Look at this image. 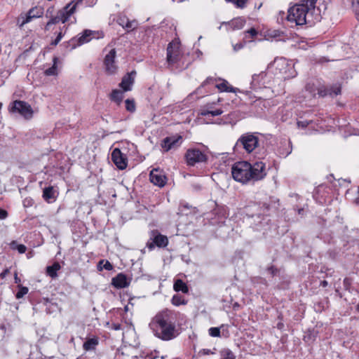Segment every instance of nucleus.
I'll use <instances>...</instances> for the list:
<instances>
[{"instance_id": "obj_52", "label": "nucleus", "mask_w": 359, "mask_h": 359, "mask_svg": "<svg viewBox=\"0 0 359 359\" xmlns=\"http://www.w3.org/2000/svg\"><path fill=\"white\" fill-rule=\"evenodd\" d=\"M353 6H358L359 8V0H351Z\"/></svg>"}, {"instance_id": "obj_54", "label": "nucleus", "mask_w": 359, "mask_h": 359, "mask_svg": "<svg viewBox=\"0 0 359 359\" xmlns=\"http://www.w3.org/2000/svg\"><path fill=\"white\" fill-rule=\"evenodd\" d=\"M52 25V24H49V21L46 23V26H45V31H48L50 30V27Z\"/></svg>"}, {"instance_id": "obj_57", "label": "nucleus", "mask_w": 359, "mask_h": 359, "mask_svg": "<svg viewBox=\"0 0 359 359\" xmlns=\"http://www.w3.org/2000/svg\"><path fill=\"white\" fill-rule=\"evenodd\" d=\"M316 20H318L320 19L319 13L316 14V16L315 18Z\"/></svg>"}, {"instance_id": "obj_50", "label": "nucleus", "mask_w": 359, "mask_h": 359, "mask_svg": "<svg viewBox=\"0 0 359 359\" xmlns=\"http://www.w3.org/2000/svg\"><path fill=\"white\" fill-rule=\"evenodd\" d=\"M54 11V7H50L47 9L46 16V18H50L53 16V12Z\"/></svg>"}, {"instance_id": "obj_56", "label": "nucleus", "mask_w": 359, "mask_h": 359, "mask_svg": "<svg viewBox=\"0 0 359 359\" xmlns=\"http://www.w3.org/2000/svg\"><path fill=\"white\" fill-rule=\"evenodd\" d=\"M303 212H304V208H299V209H298V213H299V215H302V214H303Z\"/></svg>"}, {"instance_id": "obj_33", "label": "nucleus", "mask_w": 359, "mask_h": 359, "mask_svg": "<svg viewBox=\"0 0 359 359\" xmlns=\"http://www.w3.org/2000/svg\"><path fill=\"white\" fill-rule=\"evenodd\" d=\"M222 359H236L235 355L229 349H224L222 351Z\"/></svg>"}, {"instance_id": "obj_1", "label": "nucleus", "mask_w": 359, "mask_h": 359, "mask_svg": "<svg viewBox=\"0 0 359 359\" xmlns=\"http://www.w3.org/2000/svg\"><path fill=\"white\" fill-rule=\"evenodd\" d=\"M176 313L165 309L158 312L149 323L154 334L163 341L176 338L180 333L175 324Z\"/></svg>"}, {"instance_id": "obj_36", "label": "nucleus", "mask_w": 359, "mask_h": 359, "mask_svg": "<svg viewBox=\"0 0 359 359\" xmlns=\"http://www.w3.org/2000/svg\"><path fill=\"white\" fill-rule=\"evenodd\" d=\"M287 149L285 151H281L280 150V154L282 155V156H284L285 157L287 156L290 154H291L292 152V143L290 141L288 142L287 143Z\"/></svg>"}, {"instance_id": "obj_34", "label": "nucleus", "mask_w": 359, "mask_h": 359, "mask_svg": "<svg viewBox=\"0 0 359 359\" xmlns=\"http://www.w3.org/2000/svg\"><path fill=\"white\" fill-rule=\"evenodd\" d=\"M208 332L211 337H220V330L219 327H210L208 330Z\"/></svg>"}, {"instance_id": "obj_44", "label": "nucleus", "mask_w": 359, "mask_h": 359, "mask_svg": "<svg viewBox=\"0 0 359 359\" xmlns=\"http://www.w3.org/2000/svg\"><path fill=\"white\" fill-rule=\"evenodd\" d=\"M214 353H215L214 351H212L210 349H208V348H203V349L201 350L199 352L200 355H203L214 354Z\"/></svg>"}, {"instance_id": "obj_58", "label": "nucleus", "mask_w": 359, "mask_h": 359, "mask_svg": "<svg viewBox=\"0 0 359 359\" xmlns=\"http://www.w3.org/2000/svg\"><path fill=\"white\" fill-rule=\"evenodd\" d=\"M323 286H325V285H327V282L324 280V281L323 282Z\"/></svg>"}, {"instance_id": "obj_55", "label": "nucleus", "mask_w": 359, "mask_h": 359, "mask_svg": "<svg viewBox=\"0 0 359 359\" xmlns=\"http://www.w3.org/2000/svg\"><path fill=\"white\" fill-rule=\"evenodd\" d=\"M8 271H4V272H2L1 274H0V276L4 278H5L6 275V273H7Z\"/></svg>"}, {"instance_id": "obj_20", "label": "nucleus", "mask_w": 359, "mask_h": 359, "mask_svg": "<svg viewBox=\"0 0 359 359\" xmlns=\"http://www.w3.org/2000/svg\"><path fill=\"white\" fill-rule=\"evenodd\" d=\"M149 177L151 182L160 187H163L166 184V177L159 173L158 170H151Z\"/></svg>"}, {"instance_id": "obj_12", "label": "nucleus", "mask_w": 359, "mask_h": 359, "mask_svg": "<svg viewBox=\"0 0 359 359\" xmlns=\"http://www.w3.org/2000/svg\"><path fill=\"white\" fill-rule=\"evenodd\" d=\"M182 136L179 135L166 137L162 140L161 146L163 151L167 152L170 149L180 147L182 143Z\"/></svg>"}, {"instance_id": "obj_62", "label": "nucleus", "mask_w": 359, "mask_h": 359, "mask_svg": "<svg viewBox=\"0 0 359 359\" xmlns=\"http://www.w3.org/2000/svg\"><path fill=\"white\" fill-rule=\"evenodd\" d=\"M357 310H358V311L359 312V304H358V306H357Z\"/></svg>"}, {"instance_id": "obj_24", "label": "nucleus", "mask_w": 359, "mask_h": 359, "mask_svg": "<svg viewBox=\"0 0 359 359\" xmlns=\"http://www.w3.org/2000/svg\"><path fill=\"white\" fill-rule=\"evenodd\" d=\"M123 92L120 90H113L111 95L110 99L111 101L116 102L118 105H120L123 99Z\"/></svg>"}, {"instance_id": "obj_59", "label": "nucleus", "mask_w": 359, "mask_h": 359, "mask_svg": "<svg viewBox=\"0 0 359 359\" xmlns=\"http://www.w3.org/2000/svg\"><path fill=\"white\" fill-rule=\"evenodd\" d=\"M173 1H178V2H181L183 0H172Z\"/></svg>"}, {"instance_id": "obj_8", "label": "nucleus", "mask_w": 359, "mask_h": 359, "mask_svg": "<svg viewBox=\"0 0 359 359\" xmlns=\"http://www.w3.org/2000/svg\"><path fill=\"white\" fill-rule=\"evenodd\" d=\"M11 111L19 113L27 119L31 118L33 115V110L31 106L27 102L22 100L14 101Z\"/></svg>"}, {"instance_id": "obj_27", "label": "nucleus", "mask_w": 359, "mask_h": 359, "mask_svg": "<svg viewBox=\"0 0 359 359\" xmlns=\"http://www.w3.org/2000/svg\"><path fill=\"white\" fill-rule=\"evenodd\" d=\"M215 87L222 92L236 93V88L233 86H229L226 80H223L222 83L217 84Z\"/></svg>"}, {"instance_id": "obj_2", "label": "nucleus", "mask_w": 359, "mask_h": 359, "mask_svg": "<svg viewBox=\"0 0 359 359\" xmlns=\"http://www.w3.org/2000/svg\"><path fill=\"white\" fill-rule=\"evenodd\" d=\"M265 163L256 161L250 163L248 161H238L231 168L233 178L242 184L255 182L263 180L266 176Z\"/></svg>"}, {"instance_id": "obj_39", "label": "nucleus", "mask_w": 359, "mask_h": 359, "mask_svg": "<svg viewBox=\"0 0 359 359\" xmlns=\"http://www.w3.org/2000/svg\"><path fill=\"white\" fill-rule=\"evenodd\" d=\"M266 76V74L264 72H262L261 74H254L252 76V85H256L257 83H258V79L259 77H261L262 79H264V77H265Z\"/></svg>"}, {"instance_id": "obj_47", "label": "nucleus", "mask_w": 359, "mask_h": 359, "mask_svg": "<svg viewBox=\"0 0 359 359\" xmlns=\"http://www.w3.org/2000/svg\"><path fill=\"white\" fill-rule=\"evenodd\" d=\"M8 215V212L2 208H0V219H5Z\"/></svg>"}, {"instance_id": "obj_40", "label": "nucleus", "mask_w": 359, "mask_h": 359, "mask_svg": "<svg viewBox=\"0 0 359 359\" xmlns=\"http://www.w3.org/2000/svg\"><path fill=\"white\" fill-rule=\"evenodd\" d=\"M211 108L212 107H209V105L205 106L203 109H202L200 111L199 114L203 116H206L208 115H210V109H211Z\"/></svg>"}, {"instance_id": "obj_18", "label": "nucleus", "mask_w": 359, "mask_h": 359, "mask_svg": "<svg viewBox=\"0 0 359 359\" xmlns=\"http://www.w3.org/2000/svg\"><path fill=\"white\" fill-rule=\"evenodd\" d=\"M318 94L320 97L337 96L341 94V86L339 85H334L330 87L322 86L318 89Z\"/></svg>"}, {"instance_id": "obj_23", "label": "nucleus", "mask_w": 359, "mask_h": 359, "mask_svg": "<svg viewBox=\"0 0 359 359\" xmlns=\"http://www.w3.org/2000/svg\"><path fill=\"white\" fill-rule=\"evenodd\" d=\"M173 289L176 292L187 293L189 290L187 284L181 279H176L174 282Z\"/></svg>"}, {"instance_id": "obj_29", "label": "nucleus", "mask_w": 359, "mask_h": 359, "mask_svg": "<svg viewBox=\"0 0 359 359\" xmlns=\"http://www.w3.org/2000/svg\"><path fill=\"white\" fill-rule=\"evenodd\" d=\"M97 269H113L111 264L105 259H101L97 264Z\"/></svg>"}, {"instance_id": "obj_41", "label": "nucleus", "mask_w": 359, "mask_h": 359, "mask_svg": "<svg viewBox=\"0 0 359 359\" xmlns=\"http://www.w3.org/2000/svg\"><path fill=\"white\" fill-rule=\"evenodd\" d=\"M311 123H312L311 121H298L297 124L299 128H306Z\"/></svg>"}, {"instance_id": "obj_19", "label": "nucleus", "mask_w": 359, "mask_h": 359, "mask_svg": "<svg viewBox=\"0 0 359 359\" xmlns=\"http://www.w3.org/2000/svg\"><path fill=\"white\" fill-rule=\"evenodd\" d=\"M117 23L127 32L133 31L137 27V22L135 20H130L126 15L118 16L116 20Z\"/></svg>"}, {"instance_id": "obj_61", "label": "nucleus", "mask_w": 359, "mask_h": 359, "mask_svg": "<svg viewBox=\"0 0 359 359\" xmlns=\"http://www.w3.org/2000/svg\"><path fill=\"white\" fill-rule=\"evenodd\" d=\"M2 106H3L2 103L0 102V109L2 108Z\"/></svg>"}, {"instance_id": "obj_14", "label": "nucleus", "mask_w": 359, "mask_h": 359, "mask_svg": "<svg viewBox=\"0 0 359 359\" xmlns=\"http://www.w3.org/2000/svg\"><path fill=\"white\" fill-rule=\"evenodd\" d=\"M116 55V49L113 48L109 52L108 54L106 55L104 59V65L105 66V69L109 74H114L117 69V67L115 65Z\"/></svg>"}, {"instance_id": "obj_15", "label": "nucleus", "mask_w": 359, "mask_h": 359, "mask_svg": "<svg viewBox=\"0 0 359 359\" xmlns=\"http://www.w3.org/2000/svg\"><path fill=\"white\" fill-rule=\"evenodd\" d=\"M167 62L168 65H173L180 60V47L170 43L167 47Z\"/></svg>"}, {"instance_id": "obj_9", "label": "nucleus", "mask_w": 359, "mask_h": 359, "mask_svg": "<svg viewBox=\"0 0 359 359\" xmlns=\"http://www.w3.org/2000/svg\"><path fill=\"white\" fill-rule=\"evenodd\" d=\"M270 205L266 203L262 204L254 203L252 205L245 208V213L248 216L254 217L257 216L260 217L261 215H268Z\"/></svg>"}, {"instance_id": "obj_51", "label": "nucleus", "mask_w": 359, "mask_h": 359, "mask_svg": "<svg viewBox=\"0 0 359 359\" xmlns=\"http://www.w3.org/2000/svg\"><path fill=\"white\" fill-rule=\"evenodd\" d=\"M243 44L241 43H238L233 46V49H234V50L237 51V50L243 48Z\"/></svg>"}, {"instance_id": "obj_46", "label": "nucleus", "mask_w": 359, "mask_h": 359, "mask_svg": "<svg viewBox=\"0 0 359 359\" xmlns=\"http://www.w3.org/2000/svg\"><path fill=\"white\" fill-rule=\"evenodd\" d=\"M245 33L250 34L252 38L256 36L258 34L257 31L253 27L245 32Z\"/></svg>"}, {"instance_id": "obj_16", "label": "nucleus", "mask_w": 359, "mask_h": 359, "mask_svg": "<svg viewBox=\"0 0 359 359\" xmlns=\"http://www.w3.org/2000/svg\"><path fill=\"white\" fill-rule=\"evenodd\" d=\"M135 75L136 72L133 70L123 76L121 83H119V86L122 88L123 91L127 92L132 90V86L135 83Z\"/></svg>"}, {"instance_id": "obj_49", "label": "nucleus", "mask_w": 359, "mask_h": 359, "mask_svg": "<svg viewBox=\"0 0 359 359\" xmlns=\"http://www.w3.org/2000/svg\"><path fill=\"white\" fill-rule=\"evenodd\" d=\"M47 276L55 278L57 276V271H46Z\"/></svg>"}, {"instance_id": "obj_60", "label": "nucleus", "mask_w": 359, "mask_h": 359, "mask_svg": "<svg viewBox=\"0 0 359 359\" xmlns=\"http://www.w3.org/2000/svg\"><path fill=\"white\" fill-rule=\"evenodd\" d=\"M267 269H270V270H272V269H274L273 266H271V267H269Z\"/></svg>"}, {"instance_id": "obj_4", "label": "nucleus", "mask_w": 359, "mask_h": 359, "mask_svg": "<svg viewBox=\"0 0 359 359\" xmlns=\"http://www.w3.org/2000/svg\"><path fill=\"white\" fill-rule=\"evenodd\" d=\"M83 0L72 1L63 8L59 10L55 16L50 17L49 24L55 25L60 22L62 23L67 22L71 15L75 13L77 6Z\"/></svg>"}, {"instance_id": "obj_30", "label": "nucleus", "mask_w": 359, "mask_h": 359, "mask_svg": "<svg viewBox=\"0 0 359 359\" xmlns=\"http://www.w3.org/2000/svg\"><path fill=\"white\" fill-rule=\"evenodd\" d=\"M126 109L128 111L133 113L136 110V105L133 99H127L125 101Z\"/></svg>"}, {"instance_id": "obj_25", "label": "nucleus", "mask_w": 359, "mask_h": 359, "mask_svg": "<svg viewBox=\"0 0 359 359\" xmlns=\"http://www.w3.org/2000/svg\"><path fill=\"white\" fill-rule=\"evenodd\" d=\"M98 344V340L97 338L93 337L87 339L85 343L83 344V349L85 351H91L94 350L96 347V346Z\"/></svg>"}, {"instance_id": "obj_37", "label": "nucleus", "mask_w": 359, "mask_h": 359, "mask_svg": "<svg viewBox=\"0 0 359 359\" xmlns=\"http://www.w3.org/2000/svg\"><path fill=\"white\" fill-rule=\"evenodd\" d=\"M34 200L30 197L25 198L22 201V204L25 208L32 207L34 205Z\"/></svg>"}, {"instance_id": "obj_31", "label": "nucleus", "mask_w": 359, "mask_h": 359, "mask_svg": "<svg viewBox=\"0 0 359 359\" xmlns=\"http://www.w3.org/2000/svg\"><path fill=\"white\" fill-rule=\"evenodd\" d=\"M172 303L175 306H180L186 304L184 298L182 296L177 294H175L172 297Z\"/></svg>"}, {"instance_id": "obj_7", "label": "nucleus", "mask_w": 359, "mask_h": 359, "mask_svg": "<svg viewBox=\"0 0 359 359\" xmlns=\"http://www.w3.org/2000/svg\"><path fill=\"white\" fill-rule=\"evenodd\" d=\"M168 243L167 236L161 234L158 230H153L151 231V237L147 243V247L149 250H153L155 246L164 248L167 246Z\"/></svg>"}, {"instance_id": "obj_35", "label": "nucleus", "mask_w": 359, "mask_h": 359, "mask_svg": "<svg viewBox=\"0 0 359 359\" xmlns=\"http://www.w3.org/2000/svg\"><path fill=\"white\" fill-rule=\"evenodd\" d=\"M216 81V79L212 77H208L201 85V86L197 88V91H199L201 88L205 86L208 84H212L214 83Z\"/></svg>"}, {"instance_id": "obj_42", "label": "nucleus", "mask_w": 359, "mask_h": 359, "mask_svg": "<svg viewBox=\"0 0 359 359\" xmlns=\"http://www.w3.org/2000/svg\"><path fill=\"white\" fill-rule=\"evenodd\" d=\"M62 37H63V34L62 32H60L58 33L56 39L50 43V45L53 46H57L60 43V41H61Z\"/></svg>"}, {"instance_id": "obj_17", "label": "nucleus", "mask_w": 359, "mask_h": 359, "mask_svg": "<svg viewBox=\"0 0 359 359\" xmlns=\"http://www.w3.org/2000/svg\"><path fill=\"white\" fill-rule=\"evenodd\" d=\"M130 281V277L127 276L123 273H120L116 276L112 278L111 284L114 287L117 289H121L129 286Z\"/></svg>"}, {"instance_id": "obj_38", "label": "nucleus", "mask_w": 359, "mask_h": 359, "mask_svg": "<svg viewBox=\"0 0 359 359\" xmlns=\"http://www.w3.org/2000/svg\"><path fill=\"white\" fill-rule=\"evenodd\" d=\"M106 326L108 327L109 328L114 330H119L121 329V325L119 323H110L109 322H107L106 323Z\"/></svg>"}, {"instance_id": "obj_48", "label": "nucleus", "mask_w": 359, "mask_h": 359, "mask_svg": "<svg viewBox=\"0 0 359 359\" xmlns=\"http://www.w3.org/2000/svg\"><path fill=\"white\" fill-rule=\"evenodd\" d=\"M243 252L240 250V251H236L235 252V256L233 258V262H234V259H236V258H238V259H243Z\"/></svg>"}, {"instance_id": "obj_3", "label": "nucleus", "mask_w": 359, "mask_h": 359, "mask_svg": "<svg viewBox=\"0 0 359 359\" xmlns=\"http://www.w3.org/2000/svg\"><path fill=\"white\" fill-rule=\"evenodd\" d=\"M317 0H301L288 10L287 20L297 25L313 23Z\"/></svg>"}, {"instance_id": "obj_11", "label": "nucleus", "mask_w": 359, "mask_h": 359, "mask_svg": "<svg viewBox=\"0 0 359 359\" xmlns=\"http://www.w3.org/2000/svg\"><path fill=\"white\" fill-rule=\"evenodd\" d=\"M43 14V9L41 7L35 6L30 8L25 15H21L20 18L22 19V22L19 25V27H22L25 24L31 22L33 19L42 17Z\"/></svg>"}, {"instance_id": "obj_32", "label": "nucleus", "mask_w": 359, "mask_h": 359, "mask_svg": "<svg viewBox=\"0 0 359 359\" xmlns=\"http://www.w3.org/2000/svg\"><path fill=\"white\" fill-rule=\"evenodd\" d=\"M19 290L16 293V298L20 299L23 297L28 292V288L27 287H23L21 285H18Z\"/></svg>"}, {"instance_id": "obj_26", "label": "nucleus", "mask_w": 359, "mask_h": 359, "mask_svg": "<svg viewBox=\"0 0 359 359\" xmlns=\"http://www.w3.org/2000/svg\"><path fill=\"white\" fill-rule=\"evenodd\" d=\"M10 248L13 250H17L20 254H23L27 250V247L23 244H19L16 241H13L9 243Z\"/></svg>"}, {"instance_id": "obj_28", "label": "nucleus", "mask_w": 359, "mask_h": 359, "mask_svg": "<svg viewBox=\"0 0 359 359\" xmlns=\"http://www.w3.org/2000/svg\"><path fill=\"white\" fill-rule=\"evenodd\" d=\"M57 57H53V65L50 68L45 70L44 74L46 76H55L57 74Z\"/></svg>"}, {"instance_id": "obj_43", "label": "nucleus", "mask_w": 359, "mask_h": 359, "mask_svg": "<svg viewBox=\"0 0 359 359\" xmlns=\"http://www.w3.org/2000/svg\"><path fill=\"white\" fill-rule=\"evenodd\" d=\"M61 266L59 262H54L52 265L47 266L45 269H60Z\"/></svg>"}, {"instance_id": "obj_22", "label": "nucleus", "mask_w": 359, "mask_h": 359, "mask_svg": "<svg viewBox=\"0 0 359 359\" xmlns=\"http://www.w3.org/2000/svg\"><path fill=\"white\" fill-rule=\"evenodd\" d=\"M226 24L230 26L233 30L241 29L245 25V20L242 18H237Z\"/></svg>"}, {"instance_id": "obj_10", "label": "nucleus", "mask_w": 359, "mask_h": 359, "mask_svg": "<svg viewBox=\"0 0 359 359\" xmlns=\"http://www.w3.org/2000/svg\"><path fill=\"white\" fill-rule=\"evenodd\" d=\"M95 32L86 29L78 38H72L68 42L72 49L75 48L76 46H81L86 43L89 42L93 37H95Z\"/></svg>"}, {"instance_id": "obj_45", "label": "nucleus", "mask_w": 359, "mask_h": 359, "mask_svg": "<svg viewBox=\"0 0 359 359\" xmlns=\"http://www.w3.org/2000/svg\"><path fill=\"white\" fill-rule=\"evenodd\" d=\"M222 113H223V111L220 109H218L216 110L210 109V115H211L212 116H217L221 115Z\"/></svg>"}, {"instance_id": "obj_53", "label": "nucleus", "mask_w": 359, "mask_h": 359, "mask_svg": "<svg viewBox=\"0 0 359 359\" xmlns=\"http://www.w3.org/2000/svg\"><path fill=\"white\" fill-rule=\"evenodd\" d=\"M15 282L20 285V279L18 277L17 273H15Z\"/></svg>"}, {"instance_id": "obj_5", "label": "nucleus", "mask_w": 359, "mask_h": 359, "mask_svg": "<svg viewBox=\"0 0 359 359\" xmlns=\"http://www.w3.org/2000/svg\"><path fill=\"white\" fill-rule=\"evenodd\" d=\"M185 159L188 165L194 166L196 163H206L208 156L199 149L191 148L185 154Z\"/></svg>"}, {"instance_id": "obj_21", "label": "nucleus", "mask_w": 359, "mask_h": 359, "mask_svg": "<svg viewBox=\"0 0 359 359\" xmlns=\"http://www.w3.org/2000/svg\"><path fill=\"white\" fill-rule=\"evenodd\" d=\"M55 191L53 187H48L43 189V198L48 203H51L56 199Z\"/></svg>"}, {"instance_id": "obj_13", "label": "nucleus", "mask_w": 359, "mask_h": 359, "mask_svg": "<svg viewBox=\"0 0 359 359\" xmlns=\"http://www.w3.org/2000/svg\"><path fill=\"white\" fill-rule=\"evenodd\" d=\"M111 160L120 170H123L127 167L128 159L118 148H115L112 151Z\"/></svg>"}, {"instance_id": "obj_6", "label": "nucleus", "mask_w": 359, "mask_h": 359, "mask_svg": "<svg viewBox=\"0 0 359 359\" xmlns=\"http://www.w3.org/2000/svg\"><path fill=\"white\" fill-rule=\"evenodd\" d=\"M241 144L248 153H251L258 147L259 138L253 133H245L238 140L236 144Z\"/></svg>"}]
</instances>
